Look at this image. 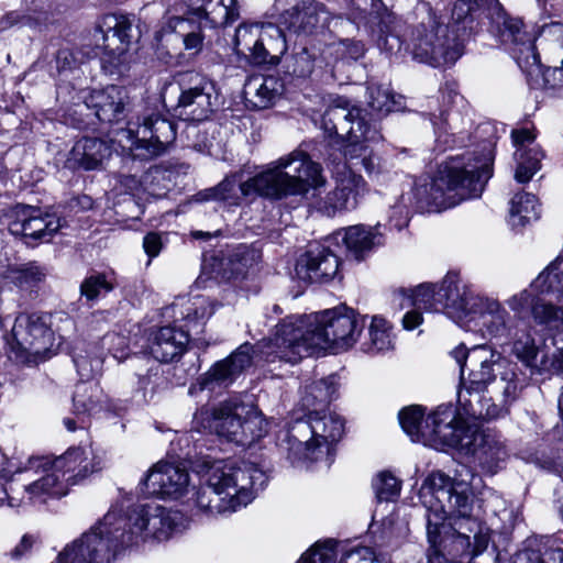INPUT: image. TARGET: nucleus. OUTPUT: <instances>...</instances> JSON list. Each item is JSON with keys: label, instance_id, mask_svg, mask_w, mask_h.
Returning <instances> with one entry per match:
<instances>
[{"label": "nucleus", "instance_id": "f257e3e1", "mask_svg": "<svg viewBox=\"0 0 563 563\" xmlns=\"http://www.w3.org/2000/svg\"><path fill=\"white\" fill-rule=\"evenodd\" d=\"M479 479L462 465L454 478L431 473L420 488L426 507L429 563H464L488 547L489 529L471 515V495Z\"/></svg>", "mask_w": 563, "mask_h": 563}, {"label": "nucleus", "instance_id": "f03ea898", "mask_svg": "<svg viewBox=\"0 0 563 563\" xmlns=\"http://www.w3.org/2000/svg\"><path fill=\"white\" fill-rule=\"evenodd\" d=\"M365 317L353 309L339 307L316 316H289L276 325L265 344V360L297 363L316 349L345 351L361 336Z\"/></svg>", "mask_w": 563, "mask_h": 563}, {"label": "nucleus", "instance_id": "7ed1b4c3", "mask_svg": "<svg viewBox=\"0 0 563 563\" xmlns=\"http://www.w3.org/2000/svg\"><path fill=\"white\" fill-rule=\"evenodd\" d=\"M324 184L320 164L313 162L307 153L294 151L272 162L265 170L246 180H243L242 172L231 174L218 186L198 192L195 199L232 203L240 199V195H258L280 200L289 196H306L310 189H318Z\"/></svg>", "mask_w": 563, "mask_h": 563}, {"label": "nucleus", "instance_id": "20e7f679", "mask_svg": "<svg viewBox=\"0 0 563 563\" xmlns=\"http://www.w3.org/2000/svg\"><path fill=\"white\" fill-rule=\"evenodd\" d=\"M519 391L515 367L487 345L471 349L470 372L460 378L457 416L474 420L496 419L508 413Z\"/></svg>", "mask_w": 563, "mask_h": 563}, {"label": "nucleus", "instance_id": "39448f33", "mask_svg": "<svg viewBox=\"0 0 563 563\" xmlns=\"http://www.w3.org/2000/svg\"><path fill=\"white\" fill-rule=\"evenodd\" d=\"M101 468V460L91 446L70 448L63 455L31 456L12 474V499L44 503L47 498L67 494V484L75 485Z\"/></svg>", "mask_w": 563, "mask_h": 563}, {"label": "nucleus", "instance_id": "423d86ee", "mask_svg": "<svg viewBox=\"0 0 563 563\" xmlns=\"http://www.w3.org/2000/svg\"><path fill=\"white\" fill-rule=\"evenodd\" d=\"M494 152L485 144L478 155L464 153L450 157L431 180L415 185L412 196L418 211H441L463 200L477 198L493 176Z\"/></svg>", "mask_w": 563, "mask_h": 563}, {"label": "nucleus", "instance_id": "0eeeda50", "mask_svg": "<svg viewBox=\"0 0 563 563\" xmlns=\"http://www.w3.org/2000/svg\"><path fill=\"white\" fill-rule=\"evenodd\" d=\"M196 471L201 481L196 493L197 507L211 516L245 507L266 483L265 473L251 463L235 467L206 456L196 462Z\"/></svg>", "mask_w": 563, "mask_h": 563}, {"label": "nucleus", "instance_id": "6e6552de", "mask_svg": "<svg viewBox=\"0 0 563 563\" xmlns=\"http://www.w3.org/2000/svg\"><path fill=\"white\" fill-rule=\"evenodd\" d=\"M344 432L341 417L332 412L312 411L306 418L290 422L280 438L292 464L318 461L328 453L330 444L338 442Z\"/></svg>", "mask_w": 563, "mask_h": 563}, {"label": "nucleus", "instance_id": "1a4fd4ad", "mask_svg": "<svg viewBox=\"0 0 563 563\" xmlns=\"http://www.w3.org/2000/svg\"><path fill=\"white\" fill-rule=\"evenodd\" d=\"M131 539L122 515L111 509L52 563H112L121 552L132 547Z\"/></svg>", "mask_w": 563, "mask_h": 563}, {"label": "nucleus", "instance_id": "9d476101", "mask_svg": "<svg viewBox=\"0 0 563 563\" xmlns=\"http://www.w3.org/2000/svg\"><path fill=\"white\" fill-rule=\"evenodd\" d=\"M399 423L413 442L442 450L468 445L466 423L452 405H441L424 418L421 406H409L399 411Z\"/></svg>", "mask_w": 563, "mask_h": 563}, {"label": "nucleus", "instance_id": "9b49d317", "mask_svg": "<svg viewBox=\"0 0 563 563\" xmlns=\"http://www.w3.org/2000/svg\"><path fill=\"white\" fill-rule=\"evenodd\" d=\"M203 428L228 442L250 445L267 433V421L252 404L225 400L212 409L201 408L196 413Z\"/></svg>", "mask_w": 563, "mask_h": 563}, {"label": "nucleus", "instance_id": "f8f14e48", "mask_svg": "<svg viewBox=\"0 0 563 563\" xmlns=\"http://www.w3.org/2000/svg\"><path fill=\"white\" fill-rule=\"evenodd\" d=\"M162 98L180 118L194 122L209 119L219 99L214 84L196 71L177 74L164 88Z\"/></svg>", "mask_w": 563, "mask_h": 563}, {"label": "nucleus", "instance_id": "ddd939ff", "mask_svg": "<svg viewBox=\"0 0 563 563\" xmlns=\"http://www.w3.org/2000/svg\"><path fill=\"white\" fill-rule=\"evenodd\" d=\"M176 137L175 125L159 113L143 117L142 123L129 122L114 132L113 141L134 157L150 159L162 154Z\"/></svg>", "mask_w": 563, "mask_h": 563}, {"label": "nucleus", "instance_id": "4468645a", "mask_svg": "<svg viewBox=\"0 0 563 563\" xmlns=\"http://www.w3.org/2000/svg\"><path fill=\"white\" fill-rule=\"evenodd\" d=\"M457 34L450 35L449 25L430 19L411 32L408 48L413 59L432 67L452 66L463 55V45Z\"/></svg>", "mask_w": 563, "mask_h": 563}, {"label": "nucleus", "instance_id": "2eb2a0df", "mask_svg": "<svg viewBox=\"0 0 563 563\" xmlns=\"http://www.w3.org/2000/svg\"><path fill=\"white\" fill-rule=\"evenodd\" d=\"M492 29L501 43L511 46L514 58L527 76L540 71V56L534 42L537 32L520 18L509 15L496 0L492 7Z\"/></svg>", "mask_w": 563, "mask_h": 563}, {"label": "nucleus", "instance_id": "dca6fc26", "mask_svg": "<svg viewBox=\"0 0 563 563\" xmlns=\"http://www.w3.org/2000/svg\"><path fill=\"white\" fill-rule=\"evenodd\" d=\"M5 340L10 352L19 361L44 358L54 345L51 316L38 312L19 313Z\"/></svg>", "mask_w": 563, "mask_h": 563}, {"label": "nucleus", "instance_id": "f3484780", "mask_svg": "<svg viewBox=\"0 0 563 563\" xmlns=\"http://www.w3.org/2000/svg\"><path fill=\"white\" fill-rule=\"evenodd\" d=\"M131 543L137 545L148 539L166 540L178 530L181 515L159 505H136L122 515Z\"/></svg>", "mask_w": 563, "mask_h": 563}, {"label": "nucleus", "instance_id": "a211bd4d", "mask_svg": "<svg viewBox=\"0 0 563 563\" xmlns=\"http://www.w3.org/2000/svg\"><path fill=\"white\" fill-rule=\"evenodd\" d=\"M320 128L330 139H344L346 135L356 137L382 139L376 123L366 119L364 110L353 106L344 97L334 98L321 117Z\"/></svg>", "mask_w": 563, "mask_h": 563}, {"label": "nucleus", "instance_id": "6ab92c4d", "mask_svg": "<svg viewBox=\"0 0 563 563\" xmlns=\"http://www.w3.org/2000/svg\"><path fill=\"white\" fill-rule=\"evenodd\" d=\"M103 26L101 66L107 74L120 76L128 69V48L134 37L133 22L126 15L110 14L104 18Z\"/></svg>", "mask_w": 563, "mask_h": 563}, {"label": "nucleus", "instance_id": "aec40b11", "mask_svg": "<svg viewBox=\"0 0 563 563\" xmlns=\"http://www.w3.org/2000/svg\"><path fill=\"white\" fill-rule=\"evenodd\" d=\"M331 19L324 3L318 0H299L280 14L279 24L290 34L308 37L328 29Z\"/></svg>", "mask_w": 563, "mask_h": 563}, {"label": "nucleus", "instance_id": "412c9836", "mask_svg": "<svg viewBox=\"0 0 563 563\" xmlns=\"http://www.w3.org/2000/svg\"><path fill=\"white\" fill-rule=\"evenodd\" d=\"M60 227V219L55 214L43 213L40 208L32 206H18L9 230L14 235L23 236L27 244H36L49 242Z\"/></svg>", "mask_w": 563, "mask_h": 563}, {"label": "nucleus", "instance_id": "4be33fe9", "mask_svg": "<svg viewBox=\"0 0 563 563\" xmlns=\"http://www.w3.org/2000/svg\"><path fill=\"white\" fill-rule=\"evenodd\" d=\"M142 484L148 495L178 499L188 489L189 473L178 464L161 461L150 470Z\"/></svg>", "mask_w": 563, "mask_h": 563}, {"label": "nucleus", "instance_id": "5701e85b", "mask_svg": "<svg viewBox=\"0 0 563 563\" xmlns=\"http://www.w3.org/2000/svg\"><path fill=\"white\" fill-rule=\"evenodd\" d=\"M481 298L453 273L448 274L438 287L440 310L456 322L475 311Z\"/></svg>", "mask_w": 563, "mask_h": 563}, {"label": "nucleus", "instance_id": "b1692460", "mask_svg": "<svg viewBox=\"0 0 563 563\" xmlns=\"http://www.w3.org/2000/svg\"><path fill=\"white\" fill-rule=\"evenodd\" d=\"M339 257L327 246L313 243L296 264V275L309 283L324 284L339 272Z\"/></svg>", "mask_w": 563, "mask_h": 563}, {"label": "nucleus", "instance_id": "393cba45", "mask_svg": "<svg viewBox=\"0 0 563 563\" xmlns=\"http://www.w3.org/2000/svg\"><path fill=\"white\" fill-rule=\"evenodd\" d=\"M366 191L363 177L346 172L338 179L335 188L319 202L318 210L328 217H333L340 211L353 210Z\"/></svg>", "mask_w": 563, "mask_h": 563}, {"label": "nucleus", "instance_id": "a878e982", "mask_svg": "<svg viewBox=\"0 0 563 563\" xmlns=\"http://www.w3.org/2000/svg\"><path fill=\"white\" fill-rule=\"evenodd\" d=\"M261 260V253L246 245H240L227 255H212L205 258L203 269L210 267V275L214 278L238 279L244 278L253 266Z\"/></svg>", "mask_w": 563, "mask_h": 563}, {"label": "nucleus", "instance_id": "bb28decb", "mask_svg": "<svg viewBox=\"0 0 563 563\" xmlns=\"http://www.w3.org/2000/svg\"><path fill=\"white\" fill-rule=\"evenodd\" d=\"M187 7V19H194L209 29L224 27L240 19L238 0H183Z\"/></svg>", "mask_w": 563, "mask_h": 563}, {"label": "nucleus", "instance_id": "cd10ccee", "mask_svg": "<svg viewBox=\"0 0 563 563\" xmlns=\"http://www.w3.org/2000/svg\"><path fill=\"white\" fill-rule=\"evenodd\" d=\"M255 347L250 343L241 344L228 357L217 362L203 376L202 388L211 383L220 385L232 384L245 369L252 366Z\"/></svg>", "mask_w": 563, "mask_h": 563}, {"label": "nucleus", "instance_id": "c85d7f7f", "mask_svg": "<svg viewBox=\"0 0 563 563\" xmlns=\"http://www.w3.org/2000/svg\"><path fill=\"white\" fill-rule=\"evenodd\" d=\"M128 103L129 97L125 88L110 85L102 90L93 91L86 106L95 109V114L101 122L114 123L125 118Z\"/></svg>", "mask_w": 563, "mask_h": 563}, {"label": "nucleus", "instance_id": "c756f323", "mask_svg": "<svg viewBox=\"0 0 563 563\" xmlns=\"http://www.w3.org/2000/svg\"><path fill=\"white\" fill-rule=\"evenodd\" d=\"M188 342V331L167 325L151 333L147 347L155 360L167 363L180 356Z\"/></svg>", "mask_w": 563, "mask_h": 563}, {"label": "nucleus", "instance_id": "7c9ffc66", "mask_svg": "<svg viewBox=\"0 0 563 563\" xmlns=\"http://www.w3.org/2000/svg\"><path fill=\"white\" fill-rule=\"evenodd\" d=\"M111 155L110 145L99 137H82L70 150L65 167L71 170H93Z\"/></svg>", "mask_w": 563, "mask_h": 563}, {"label": "nucleus", "instance_id": "2f4dec72", "mask_svg": "<svg viewBox=\"0 0 563 563\" xmlns=\"http://www.w3.org/2000/svg\"><path fill=\"white\" fill-rule=\"evenodd\" d=\"M282 84L274 76L255 75L247 78L243 95L246 102L257 110L272 107L280 96Z\"/></svg>", "mask_w": 563, "mask_h": 563}, {"label": "nucleus", "instance_id": "473e14b6", "mask_svg": "<svg viewBox=\"0 0 563 563\" xmlns=\"http://www.w3.org/2000/svg\"><path fill=\"white\" fill-rule=\"evenodd\" d=\"M476 308L489 335L494 338L511 335V317L498 300L482 297Z\"/></svg>", "mask_w": 563, "mask_h": 563}, {"label": "nucleus", "instance_id": "72a5a7b5", "mask_svg": "<svg viewBox=\"0 0 563 563\" xmlns=\"http://www.w3.org/2000/svg\"><path fill=\"white\" fill-rule=\"evenodd\" d=\"M256 27L241 24L235 31L234 48L238 54L246 55L254 65H277L273 55L266 54V45L263 41H256Z\"/></svg>", "mask_w": 563, "mask_h": 563}, {"label": "nucleus", "instance_id": "f704fd0d", "mask_svg": "<svg viewBox=\"0 0 563 563\" xmlns=\"http://www.w3.org/2000/svg\"><path fill=\"white\" fill-rule=\"evenodd\" d=\"M49 276V268L38 262H27L9 267L7 278L22 291L33 292Z\"/></svg>", "mask_w": 563, "mask_h": 563}, {"label": "nucleus", "instance_id": "c9c22d12", "mask_svg": "<svg viewBox=\"0 0 563 563\" xmlns=\"http://www.w3.org/2000/svg\"><path fill=\"white\" fill-rule=\"evenodd\" d=\"M343 242L349 253L361 261L374 247L382 244V235L371 227L357 224L345 230Z\"/></svg>", "mask_w": 563, "mask_h": 563}, {"label": "nucleus", "instance_id": "e433bc0d", "mask_svg": "<svg viewBox=\"0 0 563 563\" xmlns=\"http://www.w3.org/2000/svg\"><path fill=\"white\" fill-rule=\"evenodd\" d=\"M474 455L482 468L495 474L506 461L508 453L503 442L496 437L484 434L481 435V442L475 448Z\"/></svg>", "mask_w": 563, "mask_h": 563}, {"label": "nucleus", "instance_id": "4c0bfd02", "mask_svg": "<svg viewBox=\"0 0 563 563\" xmlns=\"http://www.w3.org/2000/svg\"><path fill=\"white\" fill-rule=\"evenodd\" d=\"M168 25L183 38L186 51L195 55L202 51L205 43L203 30L209 29V26H205L194 19H185L181 16L172 18Z\"/></svg>", "mask_w": 563, "mask_h": 563}, {"label": "nucleus", "instance_id": "58836bf2", "mask_svg": "<svg viewBox=\"0 0 563 563\" xmlns=\"http://www.w3.org/2000/svg\"><path fill=\"white\" fill-rule=\"evenodd\" d=\"M393 347L391 327L389 322L374 316L368 327L367 334L361 341V350L366 353L375 354L388 351Z\"/></svg>", "mask_w": 563, "mask_h": 563}, {"label": "nucleus", "instance_id": "ea45409f", "mask_svg": "<svg viewBox=\"0 0 563 563\" xmlns=\"http://www.w3.org/2000/svg\"><path fill=\"white\" fill-rule=\"evenodd\" d=\"M376 19L378 46L390 55L399 53L404 45L401 33L404 25L401 21L391 14L377 16Z\"/></svg>", "mask_w": 563, "mask_h": 563}, {"label": "nucleus", "instance_id": "a19ab883", "mask_svg": "<svg viewBox=\"0 0 563 563\" xmlns=\"http://www.w3.org/2000/svg\"><path fill=\"white\" fill-rule=\"evenodd\" d=\"M539 214V205L534 195L520 192L510 200L509 223L514 229L538 220Z\"/></svg>", "mask_w": 563, "mask_h": 563}, {"label": "nucleus", "instance_id": "79ce46f5", "mask_svg": "<svg viewBox=\"0 0 563 563\" xmlns=\"http://www.w3.org/2000/svg\"><path fill=\"white\" fill-rule=\"evenodd\" d=\"M531 288L563 301V258L558 257L531 283Z\"/></svg>", "mask_w": 563, "mask_h": 563}, {"label": "nucleus", "instance_id": "37998d69", "mask_svg": "<svg viewBox=\"0 0 563 563\" xmlns=\"http://www.w3.org/2000/svg\"><path fill=\"white\" fill-rule=\"evenodd\" d=\"M102 404V390L96 383L80 382L76 385L73 405L77 416H91L98 412Z\"/></svg>", "mask_w": 563, "mask_h": 563}, {"label": "nucleus", "instance_id": "c03bdc74", "mask_svg": "<svg viewBox=\"0 0 563 563\" xmlns=\"http://www.w3.org/2000/svg\"><path fill=\"white\" fill-rule=\"evenodd\" d=\"M256 27V41L261 40L266 45V54L273 55L275 60L279 63L280 57L287 51V41L285 29L274 23H257L250 25Z\"/></svg>", "mask_w": 563, "mask_h": 563}, {"label": "nucleus", "instance_id": "a18cd8bd", "mask_svg": "<svg viewBox=\"0 0 563 563\" xmlns=\"http://www.w3.org/2000/svg\"><path fill=\"white\" fill-rule=\"evenodd\" d=\"M540 353V357H537L531 368L533 373L540 375L563 374V344L560 345V341L552 339L551 345L545 343Z\"/></svg>", "mask_w": 563, "mask_h": 563}, {"label": "nucleus", "instance_id": "49530a36", "mask_svg": "<svg viewBox=\"0 0 563 563\" xmlns=\"http://www.w3.org/2000/svg\"><path fill=\"white\" fill-rule=\"evenodd\" d=\"M542 157L543 153L537 145L525 150L523 147L516 150L514 154L517 162L515 179L521 184L529 181L540 169Z\"/></svg>", "mask_w": 563, "mask_h": 563}, {"label": "nucleus", "instance_id": "de8ad7c7", "mask_svg": "<svg viewBox=\"0 0 563 563\" xmlns=\"http://www.w3.org/2000/svg\"><path fill=\"white\" fill-rule=\"evenodd\" d=\"M400 97L397 100L390 89L384 85H371L367 88V103L373 112L386 115L401 108Z\"/></svg>", "mask_w": 563, "mask_h": 563}, {"label": "nucleus", "instance_id": "09e8293b", "mask_svg": "<svg viewBox=\"0 0 563 563\" xmlns=\"http://www.w3.org/2000/svg\"><path fill=\"white\" fill-rule=\"evenodd\" d=\"M438 285L421 284L405 298L407 305L426 311H440V301H438Z\"/></svg>", "mask_w": 563, "mask_h": 563}, {"label": "nucleus", "instance_id": "8fccbe9b", "mask_svg": "<svg viewBox=\"0 0 563 563\" xmlns=\"http://www.w3.org/2000/svg\"><path fill=\"white\" fill-rule=\"evenodd\" d=\"M533 319L549 330L563 332V307L554 306L543 299L533 305Z\"/></svg>", "mask_w": 563, "mask_h": 563}, {"label": "nucleus", "instance_id": "3c124183", "mask_svg": "<svg viewBox=\"0 0 563 563\" xmlns=\"http://www.w3.org/2000/svg\"><path fill=\"white\" fill-rule=\"evenodd\" d=\"M316 60V49L303 46L292 53L289 60H287L286 68L295 77L307 78L312 74Z\"/></svg>", "mask_w": 563, "mask_h": 563}, {"label": "nucleus", "instance_id": "603ef678", "mask_svg": "<svg viewBox=\"0 0 563 563\" xmlns=\"http://www.w3.org/2000/svg\"><path fill=\"white\" fill-rule=\"evenodd\" d=\"M514 354L526 366L532 368L537 357L539 356V349L534 343V339L530 332L522 331L520 334L517 332L514 335Z\"/></svg>", "mask_w": 563, "mask_h": 563}, {"label": "nucleus", "instance_id": "864d4df0", "mask_svg": "<svg viewBox=\"0 0 563 563\" xmlns=\"http://www.w3.org/2000/svg\"><path fill=\"white\" fill-rule=\"evenodd\" d=\"M213 312L214 309L208 298L196 297L194 300L188 301L181 314L187 321L188 327L192 323L194 328H199L200 323L202 324Z\"/></svg>", "mask_w": 563, "mask_h": 563}, {"label": "nucleus", "instance_id": "5fc2aeb1", "mask_svg": "<svg viewBox=\"0 0 563 563\" xmlns=\"http://www.w3.org/2000/svg\"><path fill=\"white\" fill-rule=\"evenodd\" d=\"M336 548L334 540L318 542L301 555L298 563H335L339 553Z\"/></svg>", "mask_w": 563, "mask_h": 563}, {"label": "nucleus", "instance_id": "6e6d98bb", "mask_svg": "<svg viewBox=\"0 0 563 563\" xmlns=\"http://www.w3.org/2000/svg\"><path fill=\"white\" fill-rule=\"evenodd\" d=\"M378 501H390L400 493V482L389 472L379 473L373 481Z\"/></svg>", "mask_w": 563, "mask_h": 563}, {"label": "nucleus", "instance_id": "4d7b16f0", "mask_svg": "<svg viewBox=\"0 0 563 563\" xmlns=\"http://www.w3.org/2000/svg\"><path fill=\"white\" fill-rule=\"evenodd\" d=\"M113 289V285L107 276L101 273L91 274L86 277L80 285V294L87 300H95L99 296L108 294Z\"/></svg>", "mask_w": 563, "mask_h": 563}, {"label": "nucleus", "instance_id": "13d9d810", "mask_svg": "<svg viewBox=\"0 0 563 563\" xmlns=\"http://www.w3.org/2000/svg\"><path fill=\"white\" fill-rule=\"evenodd\" d=\"M73 362L82 382H89L101 372L103 360L101 356H91L87 351L76 352Z\"/></svg>", "mask_w": 563, "mask_h": 563}, {"label": "nucleus", "instance_id": "bf43d9fd", "mask_svg": "<svg viewBox=\"0 0 563 563\" xmlns=\"http://www.w3.org/2000/svg\"><path fill=\"white\" fill-rule=\"evenodd\" d=\"M532 290L534 289L531 287L523 289L506 300L507 306L519 320L523 319L529 311L533 316V305L541 300V298L533 295Z\"/></svg>", "mask_w": 563, "mask_h": 563}, {"label": "nucleus", "instance_id": "052dcab7", "mask_svg": "<svg viewBox=\"0 0 563 563\" xmlns=\"http://www.w3.org/2000/svg\"><path fill=\"white\" fill-rule=\"evenodd\" d=\"M496 0H457L452 9V20L455 24H463L462 30L465 31L466 23L472 22V13L479 8L483 2L494 5ZM460 27L455 31L459 35Z\"/></svg>", "mask_w": 563, "mask_h": 563}, {"label": "nucleus", "instance_id": "680f3d73", "mask_svg": "<svg viewBox=\"0 0 563 563\" xmlns=\"http://www.w3.org/2000/svg\"><path fill=\"white\" fill-rule=\"evenodd\" d=\"M380 139H368V137H356V135H346L344 139H340L336 142H346L343 146L344 157L351 162H358L363 155L360 153H367L369 147L365 144L366 142H377Z\"/></svg>", "mask_w": 563, "mask_h": 563}, {"label": "nucleus", "instance_id": "e2e57ef3", "mask_svg": "<svg viewBox=\"0 0 563 563\" xmlns=\"http://www.w3.org/2000/svg\"><path fill=\"white\" fill-rule=\"evenodd\" d=\"M102 345L109 350L113 357L123 358L128 349V339L119 333H108L102 338Z\"/></svg>", "mask_w": 563, "mask_h": 563}, {"label": "nucleus", "instance_id": "0e129e2a", "mask_svg": "<svg viewBox=\"0 0 563 563\" xmlns=\"http://www.w3.org/2000/svg\"><path fill=\"white\" fill-rule=\"evenodd\" d=\"M539 35L563 51V23L551 22L542 25Z\"/></svg>", "mask_w": 563, "mask_h": 563}, {"label": "nucleus", "instance_id": "69168bd1", "mask_svg": "<svg viewBox=\"0 0 563 563\" xmlns=\"http://www.w3.org/2000/svg\"><path fill=\"white\" fill-rule=\"evenodd\" d=\"M410 210L405 203V197L402 196L400 201L391 207V212L389 216L390 223L397 230H401L407 227L409 222Z\"/></svg>", "mask_w": 563, "mask_h": 563}, {"label": "nucleus", "instance_id": "338daca9", "mask_svg": "<svg viewBox=\"0 0 563 563\" xmlns=\"http://www.w3.org/2000/svg\"><path fill=\"white\" fill-rule=\"evenodd\" d=\"M531 563H563V542H556L548 547L543 554L529 556Z\"/></svg>", "mask_w": 563, "mask_h": 563}, {"label": "nucleus", "instance_id": "774afa93", "mask_svg": "<svg viewBox=\"0 0 563 563\" xmlns=\"http://www.w3.org/2000/svg\"><path fill=\"white\" fill-rule=\"evenodd\" d=\"M311 388V394L318 393L316 398L320 399V402L328 404L334 398V394L336 391L334 383L332 379H321L316 383Z\"/></svg>", "mask_w": 563, "mask_h": 563}]
</instances>
